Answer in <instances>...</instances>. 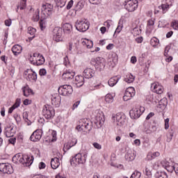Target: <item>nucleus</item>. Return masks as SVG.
Instances as JSON below:
<instances>
[{
  "label": "nucleus",
  "mask_w": 178,
  "mask_h": 178,
  "mask_svg": "<svg viewBox=\"0 0 178 178\" xmlns=\"http://www.w3.org/2000/svg\"><path fill=\"white\" fill-rule=\"evenodd\" d=\"M166 169L168 172H170V173H172L173 170L175 171V164L173 165L168 166Z\"/></svg>",
  "instance_id": "obj_54"
},
{
  "label": "nucleus",
  "mask_w": 178,
  "mask_h": 178,
  "mask_svg": "<svg viewBox=\"0 0 178 178\" xmlns=\"http://www.w3.org/2000/svg\"><path fill=\"white\" fill-rule=\"evenodd\" d=\"M41 137H42V129H37L32 134L30 137V140L31 141L35 143L37 141H40V140H41Z\"/></svg>",
  "instance_id": "obj_18"
},
{
  "label": "nucleus",
  "mask_w": 178,
  "mask_h": 178,
  "mask_svg": "<svg viewBox=\"0 0 178 178\" xmlns=\"http://www.w3.org/2000/svg\"><path fill=\"white\" fill-rule=\"evenodd\" d=\"M13 161H18L20 163H22L24 166H31L34 161V157L26 154H17L13 157Z\"/></svg>",
  "instance_id": "obj_1"
},
{
  "label": "nucleus",
  "mask_w": 178,
  "mask_h": 178,
  "mask_svg": "<svg viewBox=\"0 0 178 178\" xmlns=\"http://www.w3.org/2000/svg\"><path fill=\"white\" fill-rule=\"evenodd\" d=\"M155 24V19H150L147 21V26L149 27L154 26Z\"/></svg>",
  "instance_id": "obj_50"
},
{
  "label": "nucleus",
  "mask_w": 178,
  "mask_h": 178,
  "mask_svg": "<svg viewBox=\"0 0 178 178\" xmlns=\"http://www.w3.org/2000/svg\"><path fill=\"white\" fill-rule=\"evenodd\" d=\"M171 26L175 30H178V21L172 22Z\"/></svg>",
  "instance_id": "obj_52"
},
{
  "label": "nucleus",
  "mask_w": 178,
  "mask_h": 178,
  "mask_svg": "<svg viewBox=\"0 0 178 178\" xmlns=\"http://www.w3.org/2000/svg\"><path fill=\"white\" fill-rule=\"evenodd\" d=\"M174 171L175 172L177 176H178V164H175Z\"/></svg>",
  "instance_id": "obj_64"
},
{
  "label": "nucleus",
  "mask_w": 178,
  "mask_h": 178,
  "mask_svg": "<svg viewBox=\"0 0 178 178\" xmlns=\"http://www.w3.org/2000/svg\"><path fill=\"white\" fill-rule=\"evenodd\" d=\"M156 178H168V174L165 171H157L155 173Z\"/></svg>",
  "instance_id": "obj_38"
},
{
  "label": "nucleus",
  "mask_w": 178,
  "mask_h": 178,
  "mask_svg": "<svg viewBox=\"0 0 178 178\" xmlns=\"http://www.w3.org/2000/svg\"><path fill=\"white\" fill-rule=\"evenodd\" d=\"M40 76H45L47 74V70L45 69H40L39 71Z\"/></svg>",
  "instance_id": "obj_57"
},
{
  "label": "nucleus",
  "mask_w": 178,
  "mask_h": 178,
  "mask_svg": "<svg viewBox=\"0 0 178 178\" xmlns=\"http://www.w3.org/2000/svg\"><path fill=\"white\" fill-rule=\"evenodd\" d=\"M80 105V101H77L76 102H75L72 107V110L74 111L76 108H79V106Z\"/></svg>",
  "instance_id": "obj_53"
},
{
  "label": "nucleus",
  "mask_w": 178,
  "mask_h": 178,
  "mask_svg": "<svg viewBox=\"0 0 178 178\" xmlns=\"http://www.w3.org/2000/svg\"><path fill=\"white\" fill-rule=\"evenodd\" d=\"M36 31L37 30H35V29L31 26L28 27V34H30V35H32V37L29 38V41H32V40H34L35 37L34 34H35Z\"/></svg>",
  "instance_id": "obj_32"
},
{
  "label": "nucleus",
  "mask_w": 178,
  "mask_h": 178,
  "mask_svg": "<svg viewBox=\"0 0 178 178\" xmlns=\"http://www.w3.org/2000/svg\"><path fill=\"white\" fill-rule=\"evenodd\" d=\"M27 6V4L26 3V0H22L20 3L17 6L16 12H19V9L20 10H24Z\"/></svg>",
  "instance_id": "obj_37"
},
{
  "label": "nucleus",
  "mask_w": 178,
  "mask_h": 178,
  "mask_svg": "<svg viewBox=\"0 0 178 178\" xmlns=\"http://www.w3.org/2000/svg\"><path fill=\"white\" fill-rule=\"evenodd\" d=\"M150 45L154 48H156L159 45V39L156 38V37H153L150 40Z\"/></svg>",
  "instance_id": "obj_39"
},
{
  "label": "nucleus",
  "mask_w": 178,
  "mask_h": 178,
  "mask_svg": "<svg viewBox=\"0 0 178 178\" xmlns=\"http://www.w3.org/2000/svg\"><path fill=\"white\" fill-rule=\"evenodd\" d=\"M0 172L6 173L7 175H12L13 173V168L12 165L8 163H0Z\"/></svg>",
  "instance_id": "obj_13"
},
{
  "label": "nucleus",
  "mask_w": 178,
  "mask_h": 178,
  "mask_svg": "<svg viewBox=\"0 0 178 178\" xmlns=\"http://www.w3.org/2000/svg\"><path fill=\"white\" fill-rule=\"evenodd\" d=\"M124 8L128 12H134L138 8V0H125Z\"/></svg>",
  "instance_id": "obj_11"
},
{
  "label": "nucleus",
  "mask_w": 178,
  "mask_h": 178,
  "mask_svg": "<svg viewBox=\"0 0 178 178\" xmlns=\"http://www.w3.org/2000/svg\"><path fill=\"white\" fill-rule=\"evenodd\" d=\"M46 166H47V165H45V163H44V162H40L39 163V169H40V170L45 169Z\"/></svg>",
  "instance_id": "obj_61"
},
{
  "label": "nucleus",
  "mask_w": 178,
  "mask_h": 178,
  "mask_svg": "<svg viewBox=\"0 0 178 178\" xmlns=\"http://www.w3.org/2000/svg\"><path fill=\"white\" fill-rule=\"evenodd\" d=\"M75 74L74 72L69 70L63 74V79L65 81H69V80H72L74 77Z\"/></svg>",
  "instance_id": "obj_24"
},
{
  "label": "nucleus",
  "mask_w": 178,
  "mask_h": 178,
  "mask_svg": "<svg viewBox=\"0 0 178 178\" xmlns=\"http://www.w3.org/2000/svg\"><path fill=\"white\" fill-rule=\"evenodd\" d=\"M51 166L52 169H58L59 166H60V162L59 161V159L58 157L51 159Z\"/></svg>",
  "instance_id": "obj_27"
},
{
  "label": "nucleus",
  "mask_w": 178,
  "mask_h": 178,
  "mask_svg": "<svg viewBox=\"0 0 178 178\" xmlns=\"http://www.w3.org/2000/svg\"><path fill=\"white\" fill-rule=\"evenodd\" d=\"M112 120L114 124H116L117 126H124V124L126 123V115H124V114L122 113L113 114Z\"/></svg>",
  "instance_id": "obj_6"
},
{
  "label": "nucleus",
  "mask_w": 178,
  "mask_h": 178,
  "mask_svg": "<svg viewBox=\"0 0 178 178\" xmlns=\"http://www.w3.org/2000/svg\"><path fill=\"white\" fill-rule=\"evenodd\" d=\"M5 25L7 26V27H10V26H12V19H6Z\"/></svg>",
  "instance_id": "obj_55"
},
{
  "label": "nucleus",
  "mask_w": 178,
  "mask_h": 178,
  "mask_svg": "<svg viewBox=\"0 0 178 178\" xmlns=\"http://www.w3.org/2000/svg\"><path fill=\"white\" fill-rule=\"evenodd\" d=\"M125 159L128 161H134L136 159V151L129 149L125 154Z\"/></svg>",
  "instance_id": "obj_23"
},
{
  "label": "nucleus",
  "mask_w": 178,
  "mask_h": 178,
  "mask_svg": "<svg viewBox=\"0 0 178 178\" xmlns=\"http://www.w3.org/2000/svg\"><path fill=\"white\" fill-rule=\"evenodd\" d=\"M33 22H38L40 20V10H36L32 17Z\"/></svg>",
  "instance_id": "obj_42"
},
{
  "label": "nucleus",
  "mask_w": 178,
  "mask_h": 178,
  "mask_svg": "<svg viewBox=\"0 0 178 178\" xmlns=\"http://www.w3.org/2000/svg\"><path fill=\"white\" fill-rule=\"evenodd\" d=\"M145 173L146 176H147V177H151V172L149 170H148V168L145 169Z\"/></svg>",
  "instance_id": "obj_63"
},
{
  "label": "nucleus",
  "mask_w": 178,
  "mask_h": 178,
  "mask_svg": "<svg viewBox=\"0 0 178 178\" xmlns=\"http://www.w3.org/2000/svg\"><path fill=\"white\" fill-rule=\"evenodd\" d=\"M83 8H84L83 3L81 2H78L74 8L75 13L77 14V12H80Z\"/></svg>",
  "instance_id": "obj_43"
},
{
  "label": "nucleus",
  "mask_w": 178,
  "mask_h": 178,
  "mask_svg": "<svg viewBox=\"0 0 178 178\" xmlns=\"http://www.w3.org/2000/svg\"><path fill=\"white\" fill-rule=\"evenodd\" d=\"M151 90L156 94H162L163 92V86L159 82H154L151 85Z\"/></svg>",
  "instance_id": "obj_17"
},
{
  "label": "nucleus",
  "mask_w": 178,
  "mask_h": 178,
  "mask_svg": "<svg viewBox=\"0 0 178 178\" xmlns=\"http://www.w3.org/2000/svg\"><path fill=\"white\" fill-rule=\"evenodd\" d=\"M73 84L76 88L83 86L84 85V76L80 75L75 76Z\"/></svg>",
  "instance_id": "obj_20"
},
{
  "label": "nucleus",
  "mask_w": 178,
  "mask_h": 178,
  "mask_svg": "<svg viewBox=\"0 0 178 178\" xmlns=\"http://www.w3.org/2000/svg\"><path fill=\"white\" fill-rule=\"evenodd\" d=\"M145 112L144 106H138L130 111L129 115L132 119H138Z\"/></svg>",
  "instance_id": "obj_8"
},
{
  "label": "nucleus",
  "mask_w": 178,
  "mask_h": 178,
  "mask_svg": "<svg viewBox=\"0 0 178 178\" xmlns=\"http://www.w3.org/2000/svg\"><path fill=\"white\" fill-rule=\"evenodd\" d=\"M42 115L45 119L51 120L54 119L55 116V110L54 107L47 104L43 106Z\"/></svg>",
  "instance_id": "obj_7"
},
{
  "label": "nucleus",
  "mask_w": 178,
  "mask_h": 178,
  "mask_svg": "<svg viewBox=\"0 0 178 178\" xmlns=\"http://www.w3.org/2000/svg\"><path fill=\"white\" fill-rule=\"evenodd\" d=\"M131 33L135 36L140 35V34H141V29H140L138 27H135L131 31Z\"/></svg>",
  "instance_id": "obj_44"
},
{
  "label": "nucleus",
  "mask_w": 178,
  "mask_h": 178,
  "mask_svg": "<svg viewBox=\"0 0 178 178\" xmlns=\"http://www.w3.org/2000/svg\"><path fill=\"white\" fill-rule=\"evenodd\" d=\"M30 62L34 66H41V65H44L45 63V58L43 55H41L38 53H35L33 56H31L29 58Z\"/></svg>",
  "instance_id": "obj_4"
},
{
  "label": "nucleus",
  "mask_w": 178,
  "mask_h": 178,
  "mask_svg": "<svg viewBox=\"0 0 178 178\" xmlns=\"http://www.w3.org/2000/svg\"><path fill=\"white\" fill-rule=\"evenodd\" d=\"M166 105H168V99H166V98H164L159 102V105L157 106V108H159L160 109H165V108H166Z\"/></svg>",
  "instance_id": "obj_34"
},
{
  "label": "nucleus",
  "mask_w": 178,
  "mask_h": 178,
  "mask_svg": "<svg viewBox=\"0 0 178 178\" xmlns=\"http://www.w3.org/2000/svg\"><path fill=\"white\" fill-rule=\"evenodd\" d=\"M60 101H62V98L59 95H54L51 96V104L56 108H58L60 105Z\"/></svg>",
  "instance_id": "obj_22"
},
{
  "label": "nucleus",
  "mask_w": 178,
  "mask_h": 178,
  "mask_svg": "<svg viewBox=\"0 0 178 178\" xmlns=\"http://www.w3.org/2000/svg\"><path fill=\"white\" fill-rule=\"evenodd\" d=\"M136 95V90L133 87H129L125 90L124 95L123 96L124 101H129L133 97Z\"/></svg>",
  "instance_id": "obj_14"
},
{
  "label": "nucleus",
  "mask_w": 178,
  "mask_h": 178,
  "mask_svg": "<svg viewBox=\"0 0 178 178\" xmlns=\"http://www.w3.org/2000/svg\"><path fill=\"white\" fill-rule=\"evenodd\" d=\"M122 29H123V24H120V22L118 23V26L117 29H115V34H119L120 31H122Z\"/></svg>",
  "instance_id": "obj_48"
},
{
  "label": "nucleus",
  "mask_w": 178,
  "mask_h": 178,
  "mask_svg": "<svg viewBox=\"0 0 178 178\" xmlns=\"http://www.w3.org/2000/svg\"><path fill=\"white\" fill-rule=\"evenodd\" d=\"M58 93L63 97H69L73 93V88L70 85H63L58 88Z\"/></svg>",
  "instance_id": "obj_10"
},
{
  "label": "nucleus",
  "mask_w": 178,
  "mask_h": 178,
  "mask_svg": "<svg viewBox=\"0 0 178 178\" xmlns=\"http://www.w3.org/2000/svg\"><path fill=\"white\" fill-rule=\"evenodd\" d=\"M24 76L28 81H37V73L33 70H27L24 72Z\"/></svg>",
  "instance_id": "obj_16"
},
{
  "label": "nucleus",
  "mask_w": 178,
  "mask_h": 178,
  "mask_svg": "<svg viewBox=\"0 0 178 178\" xmlns=\"http://www.w3.org/2000/svg\"><path fill=\"white\" fill-rule=\"evenodd\" d=\"M112 58V62L113 63L114 65H116V63H118V54H113L111 56Z\"/></svg>",
  "instance_id": "obj_46"
},
{
  "label": "nucleus",
  "mask_w": 178,
  "mask_h": 178,
  "mask_svg": "<svg viewBox=\"0 0 178 178\" xmlns=\"http://www.w3.org/2000/svg\"><path fill=\"white\" fill-rule=\"evenodd\" d=\"M92 146L94 147V148H95L96 149H102V145H101V144L95 142L92 143Z\"/></svg>",
  "instance_id": "obj_49"
},
{
  "label": "nucleus",
  "mask_w": 178,
  "mask_h": 178,
  "mask_svg": "<svg viewBox=\"0 0 178 178\" xmlns=\"http://www.w3.org/2000/svg\"><path fill=\"white\" fill-rule=\"evenodd\" d=\"M159 155H161V153H159V152H155L151 154V158L152 159H155V158L159 156Z\"/></svg>",
  "instance_id": "obj_51"
},
{
  "label": "nucleus",
  "mask_w": 178,
  "mask_h": 178,
  "mask_svg": "<svg viewBox=\"0 0 178 178\" xmlns=\"http://www.w3.org/2000/svg\"><path fill=\"white\" fill-rule=\"evenodd\" d=\"M81 43L83 47L88 48V49H91L93 47L92 41L88 39H81Z\"/></svg>",
  "instance_id": "obj_25"
},
{
  "label": "nucleus",
  "mask_w": 178,
  "mask_h": 178,
  "mask_svg": "<svg viewBox=\"0 0 178 178\" xmlns=\"http://www.w3.org/2000/svg\"><path fill=\"white\" fill-rule=\"evenodd\" d=\"M104 26H105V27H107V29H109L111 26H113V21L108 19L104 23Z\"/></svg>",
  "instance_id": "obj_47"
},
{
  "label": "nucleus",
  "mask_w": 178,
  "mask_h": 178,
  "mask_svg": "<svg viewBox=\"0 0 178 178\" xmlns=\"http://www.w3.org/2000/svg\"><path fill=\"white\" fill-rule=\"evenodd\" d=\"M119 80H120V77H118V76H113L111 78L108 82V86H110V87H113L114 86H116Z\"/></svg>",
  "instance_id": "obj_29"
},
{
  "label": "nucleus",
  "mask_w": 178,
  "mask_h": 178,
  "mask_svg": "<svg viewBox=\"0 0 178 178\" xmlns=\"http://www.w3.org/2000/svg\"><path fill=\"white\" fill-rule=\"evenodd\" d=\"M77 144V140L76 138H72L67 145L64 146V149H70L72 147H74Z\"/></svg>",
  "instance_id": "obj_31"
},
{
  "label": "nucleus",
  "mask_w": 178,
  "mask_h": 178,
  "mask_svg": "<svg viewBox=\"0 0 178 178\" xmlns=\"http://www.w3.org/2000/svg\"><path fill=\"white\" fill-rule=\"evenodd\" d=\"M165 129L168 130L169 129V118L165 120Z\"/></svg>",
  "instance_id": "obj_60"
},
{
  "label": "nucleus",
  "mask_w": 178,
  "mask_h": 178,
  "mask_svg": "<svg viewBox=\"0 0 178 178\" xmlns=\"http://www.w3.org/2000/svg\"><path fill=\"white\" fill-rule=\"evenodd\" d=\"M87 159V152L85 153H78L73 157L71 160V165L76 166L77 165H83L86 163Z\"/></svg>",
  "instance_id": "obj_3"
},
{
  "label": "nucleus",
  "mask_w": 178,
  "mask_h": 178,
  "mask_svg": "<svg viewBox=\"0 0 178 178\" xmlns=\"http://www.w3.org/2000/svg\"><path fill=\"white\" fill-rule=\"evenodd\" d=\"M76 129L79 131H83L84 129L90 131V130H91V124H90V121H88L87 119H81L79 121V124Z\"/></svg>",
  "instance_id": "obj_12"
},
{
  "label": "nucleus",
  "mask_w": 178,
  "mask_h": 178,
  "mask_svg": "<svg viewBox=\"0 0 178 178\" xmlns=\"http://www.w3.org/2000/svg\"><path fill=\"white\" fill-rule=\"evenodd\" d=\"M92 62H95L94 66L98 72H102L105 69L106 63L104 58L97 57L92 60Z\"/></svg>",
  "instance_id": "obj_9"
},
{
  "label": "nucleus",
  "mask_w": 178,
  "mask_h": 178,
  "mask_svg": "<svg viewBox=\"0 0 178 178\" xmlns=\"http://www.w3.org/2000/svg\"><path fill=\"white\" fill-rule=\"evenodd\" d=\"M94 115L95 124H96L97 129H101V127L104 126V123H105V116L104 115V113L97 110L95 112Z\"/></svg>",
  "instance_id": "obj_5"
},
{
  "label": "nucleus",
  "mask_w": 178,
  "mask_h": 178,
  "mask_svg": "<svg viewBox=\"0 0 178 178\" xmlns=\"http://www.w3.org/2000/svg\"><path fill=\"white\" fill-rule=\"evenodd\" d=\"M63 29L65 34H70V33H72V31L73 30V26L69 23H65L63 25Z\"/></svg>",
  "instance_id": "obj_28"
},
{
  "label": "nucleus",
  "mask_w": 178,
  "mask_h": 178,
  "mask_svg": "<svg viewBox=\"0 0 178 178\" xmlns=\"http://www.w3.org/2000/svg\"><path fill=\"white\" fill-rule=\"evenodd\" d=\"M53 40L59 42L62 41V29L59 26H56L53 30Z\"/></svg>",
  "instance_id": "obj_15"
},
{
  "label": "nucleus",
  "mask_w": 178,
  "mask_h": 178,
  "mask_svg": "<svg viewBox=\"0 0 178 178\" xmlns=\"http://www.w3.org/2000/svg\"><path fill=\"white\" fill-rule=\"evenodd\" d=\"M39 24H40V27L41 30H44L45 29V23H44V22H42V20H41L39 22Z\"/></svg>",
  "instance_id": "obj_62"
},
{
  "label": "nucleus",
  "mask_w": 178,
  "mask_h": 178,
  "mask_svg": "<svg viewBox=\"0 0 178 178\" xmlns=\"http://www.w3.org/2000/svg\"><path fill=\"white\" fill-rule=\"evenodd\" d=\"M73 3H74V1H73V0H70L69 2H68V3H67V9H72V6H73Z\"/></svg>",
  "instance_id": "obj_59"
},
{
  "label": "nucleus",
  "mask_w": 178,
  "mask_h": 178,
  "mask_svg": "<svg viewBox=\"0 0 178 178\" xmlns=\"http://www.w3.org/2000/svg\"><path fill=\"white\" fill-rule=\"evenodd\" d=\"M20 106V99H17L15 103L8 109V113H12L16 108Z\"/></svg>",
  "instance_id": "obj_36"
},
{
  "label": "nucleus",
  "mask_w": 178,
  "mask_h": 178,
  "mask_svg": "<svg viewBox=\"0 0 178 178\" xmlns=\"http://www.w3.org/2000/svg\"><path fill=\"white\" fill-rule=\"evenodd\" d=\"M159 9H161L163 13H166L169 10L170 6L168 3L161 4L159 7Z\"/></svg>",
  "instance_id": "obj_41"
},
{
  "label": "nucleus",
  "mask_w": 178,
  "mask_h": 178,
  "mask_svg": "<svg viewBox=\"0 0 178 178\" xmlns=\"http://www.w3.org/2000/svg\"><path fill=\"white\" fill-rule=\"evenodd\" d=\"M22 92L24 97H29L31 94H33V90L30 89L29 86H26L22 88Z\"/></svg>",
  "instance_id": "obj_33"
},
{
  "label": "nucleus",
  "mask_w": 178,
  "mask_h": 178,
  "mask_svg": "<svg viewBox=\"0 0 178 178\" xmlns=\"http://www.w3.org/2000/svg\"><path fill=\"white\" fill-rule=\"evenodd\" d=\"M113 95H112L111 93L106 95L105 101L106 104H112V102H113Z\"/></svg>",
  "instance_id": "obj_40"
},
{
  "label": "nucleus",
  "mask_w": 178,
  "mask_h": 178,
  "mask_svg": "<svg viewBox=\"0 0 178 178\" xmlns=\"http://www.w3.org/2000/svg\"><path fill=\"white\" fill-rule=\"evenodd\" d=\"M76 30L80 31L81 33H84V31H87L88 29H90V22L86 18H82L81 19H78L75 22Z\"/></svg>",
  "instance_id": "obj_2"
},
{
  "label": "nucleus",
  "mask_w": 178,
  "mask_h": 178,
  "mask_svg": "<svg viewBox=\"0 0 178 178\" xmlns=\"http://www.w3.org/2000/svg\"><path fill=\"white\" fill-rule=\"evenodd\" d=\"M83 74L86 79H92L95 76V70L92 68H86L83 70Z\"/></svg>",
  "instance_id": "obj_21"
},
{
  "label": "nucleus",
  "mask_w": 178,
  "mask_h": 178,
  "mask_svg": "<svg viewBox=\"0 0 178 178\" xmlns=\"http://www.w3.org/2000/svg\"><path fill=\"white\" fill-rule=\"evenodd\" d=\"M141 177V172L139 171H135L131 176L130 178H140Z\"/></svg>",
  "instance_id": "obj_45"
},
{
  "label": "nucleus",
  "mask_w": 178,
  "mask_h": 178,
  "mask_svg": "<svg viewBox=\"0 0 178 178\" xmlns=\"http://www.w3.org/2000/svg\"><path fill=\"white\" fill-rule=\"evenodd\" d=\"M13 54L15 56H17V55H19V54H22V51H23V47L19 44H15L12 48Z\"/></svg>",
  "instance_id": "obj_26"
},
{
  "label": "nucleus",
  "mask_w": 178,
  "mask_h": 178,
  "mask_svg": "<svg viewBox=\"0 0 178 178\" xmlns=\"http://www.w3.org/2000/svg\"><path fill=\"white\" fill-rule=\"evenodd\" d=\"M135 79H136V76H134V75L131 74H127L125 76L124 80L126 83H128L129 84H130V83H133V81H134Z\"/></svg>",
  "instance_id": "obj_35"
},
{
  "label": "nucleus",
  "mask_w": 178,
  "mask_h": 178,
  "mask_svg": "<svg viewBox=\"0 0 178 178\" xmlns=\"http://www.w3.org/2000/svg\"><path fill=\"white\" fill-rule=\"evenodd\" d=\"M4 134H5L6 137H7V138L13 137V136L15 134V131H13V127L5 128Z\"/></svg>",
  "instance_id": "obj_30"
},
{
  "label": "nucleus",
  "mask_w": 178,
  "mask_h": 178,
  "mask_svg": "<svg viewBox=\"0 0 178 178\" xmlns=\"http://www.w3.org/2000/svg\"><path fill=\"white\" fill-rule=\"evenodd\" d=\"M42 13H47L48 16L52 14V10H54V6L51 3H46L42 6Z\"/></svg>",
  "instance_id": "obj_19"
},
{
  "label": "nucleus",
  "mask_w": 178,
  "mask_h": 178,
  "mask_svg": "<svg viewBox=\"0 0 178 178\" xmlns=\"http://www.w3.org/2000/svg\"><path fill=\"white\" fill-rule=\"evenodd\" d=\"M154 29V26H147V33H149V34H151Z\"/></svg>",
  "instance_id": "obj_58"
},
{
  "label": "nucleus",
  "mask_w": 178,
  "mask_h": 178,
  "mask_svg": "<svg viewBox=\"0 0 178 178\" xmlns=\"http://www.w3.org/2000/svg\"><path fill=\"white\" fill-rule=\"evenodd\" d=\"M89 2L92 5H98V3H101V0H89Z\"/></svg>",
  "instance_id": "obj_56"
}]
</instances>
